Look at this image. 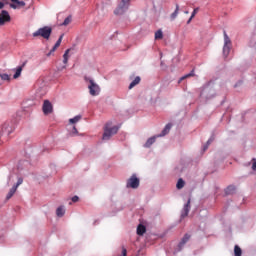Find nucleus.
I'll return each mask as SVG.
<instances>
[{
  "mask_svg": "<svg viewBox=\"0 0 256 256\" xmlns=\"http://www.w3.org/2000/svg\"><path fill=\"white\" fill-rule=\"evenodd\" d=\"M117 131H119V126H113L111 122L106 123L102 136L103 141H109L112 135H116Z\"/></svg>",
  "mask_w": 256,
  "mask_h": 256,
  "instance_id": "obj_1",
  "label": "nucleus"
},
{
  "mask_svg": "<svg viewBox=\"0 0 256 256\" xmlns=\"http://www.w3.org/2000/svg\"><path fill=\"white\" fill-rule=\"evenodd\" d=\"M51 33H53V28L51 26H44L33 32L32 37H42V39L49 40Z\"/></svg>",
  "mask_w": 256,
  "mask_h": 256,
  "instance_id": "obj_2",
  "label": "nucleus"
},
{
  "mask_svg": "<svg viewBox=\"0 0 256 256\" xmlns=\"http://www.w3.org/2000/svg\"><path fill=\"white\" fill-rule=\"evenodd\" d=\"M129 7H131V0H118L114 15H123L124 13H127Z\"/></svg>",
  "mask_w": 256,
  "mask_h": 256,
  "instance_id": "obj_3",
  "label": "nucleus"
},
{
  "mask_svg": "<svg viewBox=\"0 0 256 256\" xmlns=\"http://www.w3.org/2000/svg\"><path fill=\"white\" fill-rule=\"evenodd\" d=\"M171 127V124H167L159 135L149 138L144 144V147H151V145L155 143L157 137H165V135L169 134V132L171 131Z\"/></svg>",
  "mask_w": 256,
  "mask_h": 256,
  "instance_id": "obj_4",
  "label": "nucleus"
},
{
  "mask_svg": "<svg viewBox=\"0 0 256 256\" xmlns=\"http://www.w3.org/2000/svg\"><path fill=\"white\" fill-rule=\"evenodd\" d=\"M85 80L89 82L88 89L90 95H92V97H97V95L101 93V88L99 87V84L95 83V80L91 78H85Z\"/></svg>",
  "mask_w": 256,
  "mask_h": 256,
  "instance_id": "obj_5",
  "label": "nucleus"
},
{
  "mask_svg": "<svg viewBox=\"0 0 256 256\" xmlns=\"http://www.w3.org/2000/svg\"><path fill=\"white\" fill-rule=\"evenodd\" d=\"M231 38L227 35V32L224 31V46H223V56L228 57L231 53Z\"/></svg>",
  "mask_w": 256,
  "mask_h": 256,
  "instance_id": "obj_6",
  "label": "nucleus"
},
{
  "mask_svg": "<svg viewBox=\"0 0 256 256\" xmlns=\"http://www.w3.org/2000/svg\"><path fill=\"white\" fill-rule=\"evenodd\" d=\"M127 187H130L131 189H137V187H139V178H137L136 175H132L127 181Z\"/></svg>",
  "mask_w": 256,
  "mask_h": 256,
  "instance_id": "obj_7",
  "label": "nucleus"
},
{
  "mask_svg": "<svg viewBox=\"0 0 256 256\" xmlns=\"http://www.w3.org/2000/svg\"><path fill=\"white\" fill-rule=\"evenodd\" d=\"M42 109L44 115H49V113H53V105L51 104V102H49V100L44 101Z\"/></svg>",
  "mask_w": 256,
  "mask_h": 256,
  "instance_id": "obj_8",
  "label": "nucleus"
},
{
  "mask_svg": "<svg viewBox=\"0 0 256 256\" xmlns=\"http://www.w3.org/2000/svg\"><path fill=\"white\" fill-rule=\"evenodd\" d=\"M7 21H11V16H9V12L3 10L0 14V25H5Z\"/></svg>",
  "mask_w": 256,
  "mask_h": 256,
  "instance_id": "obj_9",
  "label": "nucleus"
},
{
  "mask_svg": "<svg viewBox=\"0 0 256 256\" xmlns=\"http://www.w3.org/2000/svg\"><path fill=\"white\" fill-rule=\"evenodd\" d=\"M191 209V200H188V202L184 205V208L182 210L181 217L185 218L189 215V211Z\"/></svg>",
  "mask_w": 256,
  "mask_h": 256,
  "instance_id": "obj_10",
  "label": "nucleus"
},
{
  "mask_svg": "<svg viewBox=\"0 0 256 256\" xmlns=\"http://www.w3.org/2000/svg\"><path fill=\"white\" fill-rule=\"evenodd\" d=\"M61 41H63V35L59 37L53 48L50 50V52L47 54L48 57H50L51 54L55 53L57 51L58 47L61 46Z\"/></svg>",
  "mask_w": 256,
  "mask_h": 256,
  "instance_id": "obj_11",
  "label": "nucleus"
},
{
  "mask_svg": "<svg viewBox=\"0 0 256 256\" xmlns=\"http://www.w3.org/2000/svg\"><path fill=\"white\" fill-rule=\"evenodd\" d=\"M23 67H25V64H23L22 66H18L16 68V72L13 76L14 79H19V77H21V72L23 71Z\"/></svg>",
  "mask_w": 256,
  "mask_h": 256,
  "instance_id": "obj_12",
  "label": "nucleus"
},
{
  "mask_svg": "<svg viewBox=\"0 0 256 256\" xmlns=\"http://www.w3.org/2000/svg\"><path fill=\"white\" fill-rule=\"evenodd\" d=\"M141 83V77L137 76L129 85V89H133V87H136V85H139Z\"/></svg>",
  "mask_w": 256,
  "mask_h": 256,
  "instance_id": "obj_13",
  "label": "nucleus"
},
{
  "mask_svg": "<svg viewBox=\"0 0 256 256\" xmlns=\"http://www.w3.org/2000/svg\"><path fill=\"white\" fill-rule=\"evenodd\" d=\"M177 15H179V4H176V9L170 16L171 21H175V19H177Z\"/></svg>",
  "mask_w": 256,
  "mask_h": 256,
  "instance_id": "obj_14",
  "label": "nucleus"
},
{
  "mask_svg": "<svg viewBox=\"0 0 256 256\" xmlns=\"http://www.w3.org/2000/svg\"><path fill=\"white\" fill-rule=\"evenodd\" d=\"M17 192V186H13L10 191L8 192L6 199H11V197H13L15 195V193Z\"/></svg>",
  "mask_w": 256,
  "mask_h": 256,
  "instance_id": "obj_15",
  "label": "nucleus"
},
{
  "mask_svg": "<svg viewBox=\"0 0 256 256\" xmlns=\"http://www.w3.org/2000/svg\"><path fill=\"white\" fill-rule=\"evenodd\" d=\"M56 215L57 217H63V215H65V207L64 206L58 207L56 210Z\"/></svg>",
  "mask_w": 256,
  "mask_h": 256,
  "instance_id": "obj_16",
  "label": "nucleus"
},
{
  "mask_svg": "<svg viewBox=\"0 0 256 256\" xmlns=\"http://www.w3.org/2000/svg\"><path fill=\"white\" fill-rule=\"evenodd\" d=\"M189 239H191V235L185 234L184 237L182 238L181 242L179 243V247H183V245H185V243H187V241H189Z\"/></svg>",
  "mask_w": 256,
  "mask_h": 256,
  "instance_id": "obj_17",
  "label": "nucleus"
},
{
  "mask_svg": "<svg viewBox=\"0 0 256 256\" xmlns=\"http://www.w3.org/2000/svg\"><path fill=\"white\" fill-rule=\"evenodd\" d=\"M145 231H147V229L145 228L144 225H139L137 227V235H143L145 233Z\"/></svg>",
  "mask_w": 256,
  "mask_h": 256,
  "instance_id": "obj_18",
  "label": "nucleus"
},
{
  "mask_svg": "<svg viewBox=\"0 0 256 256\" xmlns=\"http://www.w3.org/2000/svg\"><path fill=\"white\" fill-rule=\"evenodd\" d=\"M69 51H71L70 49H67L63 55V63L64 65H67L68 61H69Z\"/></svg>",
  "mask_w": 256,
  "mask_h": 256,
  "instance_id": "obj_19",
  "label": "nucleus"
},
{
  "mask_svg": "<svg viewBox=\"0 0 256 256\" xmlns=\"http://www.w3.org/2000/svg\"><path fill=\"white\" fill-rule=\"evenodd\" d=\"M234 255L235 256L243 255V251L241 250V247H239L238 245H235L234 247Z\"/></svg>",
  "mask_w": 256,
  "mask_h": 256,
  "instance_id": "obj_20",
  "label": "nucleus"
},
{
  "mask_svg": "<svg viewBox=\"0 0 256 256\" xmlns=\"http://www.w3.org/2000/svg\"><path fill=\"white\" fill-rule=\"evenodd\" d=\"M226 195H233L235 193V186H228L225 190Z\"/></svg>",
  "mask_w": 256,
  "mask_h": 256,
  "instance_id": "obj_21",
  "label": "nucleus"
},
{
  "mask_svg": "<svg viewBox=\"0 0 256 256\" xmlns=\"http://www.w3.org/2000/svg\"><path fill=\"white\" fill-rule=\"evenodd\" d=\"M79 121H81V115H77L74 118L69 119V123H71L72 125L75 123H79Z\"/></svg>",
  "mask_w": 256,
  "mask_h": 256,
  "instance_id": "obj_22",
  "label": "nucleus"
},
{
  "mask_svg": "<svg viewBox=\"0 0 256 256\" xmlns=\"http://www.w3.org/2000/svg\"><path fill=\"white\" fill-rule=\"evenodd\" d=\"M160 39H163V31L162 30H158L155 32V40L159 41Z\"/></svg>",
  "mask_w": 256,
  "mask_h": 256,
  "instance_id": "obj_23",
  "label": "nucleus"
},
{
  "mask_svg": "<svg viewBox=\"0 0 256 256\" xmlns=\"http://www.w3.org/2000/svg\"><path fill=\"white\" fill-rule=\"evenodd\" d=\"M177 189H183V187H185V181H183V179H179L177 184H176Z\"/></svg>",
  "mask_w": 256,
  "mask_h": 256,
  "instance_id": "obj_24",
  "label": "nucleus"
},
{
  "mask_svg": "<svg viewBox=\"0 0 256 256\" xmlns=\"http://www.w3.org/2000/svg\"><path fill=\"white\" fill-rule=\"evenodd\" d=\"M71 21H72L71 16H68V17L65 18L62 25H64V27H67V25H69L71 23Z\"/></svg>",
  "mask_w": 256,
  "mask_h": 256,
  "instance_id": "obj_25",
  "label": "nucleus"
},
{
  "mask_svg": "<svg viewBox=\"0 0 256 256\" xmlns=\"http://www.w3.org/2000/svg\"><path fill=\"white\" fill-rule=\"evenodd\" d=\"M2 81H10L11 77L9 74H0Z\"/></svg>",
  "mask_w": 256,
  "mask_h": 256,
  "instance_id": "obj_26",
  "label": "nucleus"
},
{
  "mask_svg": "<svg viewBox=\"0 0 256 256\" xmlns=\"http://www.w3.org/2000/svg\"><path fill=\"white\" fill-rule=\"evenodd\" d=\"M211 143H213V139H209L207 141V144L203 147V151H207V149L209 148V146L211 145Z\"/></svg>",
  "mask_w": 256,
  "mask_h": 256,
  "instance_id": "obj_27",
  "label": "nucleus"
},
{
  "mask_svg": "<svg viewBox=\"0 0 256 256\" xmlns=\"http://www.w3.org/2000/svg\"><path fill=\"white\" fill-rule=\"evenodd\" d=\"M19 185H23V178H18L17 183L14 185V187H16V189H18Z\"/></svg>",
  "mask_w": 256,
  "mask_h": 256,
  "instance_id": "obj_28",
  "label": "nucleus"
},
{
  "mask_svg": "<svg viewBox=\"0 0 256 256\" xmlns=\"http://www.w3.org/2000/svg\"><path fill=\"white\" fill-rule=\"evenodd\" d=\"M2 133H6V135H9L11 133V130H7V125H4L2 128Z\"/></svg>",
  "mask_w": 256,
  "mask_h": 256,
  "instance_id": "obj_29",
  "label": "nucleus"
},
{
  "mask_svg": "<svg viewBox=\"0 0 256 256\" xmlns=\"http://www.w3.org/2000/svg\"><path fill=\"white\" fill-rule=\"evenodd\" d=\"M189 77H193V72H191V73H189V74H187V75L181 77V78H180V81H183V80H185V79H187V78H189Z\"/></svg>",
  "mask_w": 256,
  "mask_h": 256,
  "instance_id": "obj_30",
  "label": "nucleus"
},
{
  "mask_svg": "<svg viewBox=\"0 0 256 256\" xmlns=\"http://www.w3.org/2000/svg\"><path fill=\"white\" fill-rule=\"evenodd\" d=\"M13 3L18 4V5H20L21 7H25V3H24L23 1L13 0Z\"/></svg>",
  "mask_w": 256,
  "mask_h": 256,
  "instance_id": "obj_31",
  "label": "nucleus"
},
{
  "mask_svg": "<svg viewBox=\"0 0 256 256\" xmlns=\"http://www.w3.org/2000/svg\"><path fill=\"white\" fill-rule=\"evenodd\" d=\"M198 12H199V8H195L191 14V19H193L197 15Z\"/></svg>",
  "mask_w": 256,
  "mask_h": 256,
  "instance_id": "obj_32",
  "label": "nucleus"
},
{
  "mask_svg": "<svg viewBox=\"0 0 256 256\" xmlns=\"http://www.w3.org/2000/svg\"><path fill=\"white\" fill-rule=\"evenodd\" d=\"M72 135H79V131H77V128L75 126L72 129Z\"/></svg>",
  "mask_w": 256,
  "mask_h": 256,
  "instance_id": "obj_33",
  "label": "nucleus"
},
{
  "mask_svg": "<svg viewBox=\"0 0 256 256\" xmlns=\"http://www.w3.org/2000/svg\"><path fill=\"white\" fill-rule=\"evenodd\" d=\"M77 201H79V196H73L72 203H77Z\"/></svg>",
  "mask_w": 256,
  "mask_h": 256,
  "instance_id": "obj_34",
  "label": "nucleus"
},
{
  "mask_svg": "<svg viewBox=\"0 0 256 256\" xmlns=\"http://www.w3.org/2000/svg\"><path fill=\"white\" fill-rule=\"evenodd\" d=\"M122 256H127V249L125 248L122 249Z\"/></svg>",
  "mask_w": 256,
  "mask_h": 256,
  "instance_id": "obj_35",
  "label": "nucleus"
},
{
  "mask_svg": "<svg viewBox=\"0 0 256 256\" xmlns=\"http://www.w3.org/2000/svg\"><path fill=\"white\" fill-rule=\"evenodd\" d=\"M252 169H253V171H256V162H254V163L252 164Z\"/></svg>",
  "mask_w": 256,
  "mask_h": 256,
  "instance_id": "obj_36",
  "label": "nucleus"
},
{
  "mask_svg": "<svg viewBox=\"0 0 256 256\" xmlns=\"http://www.w3.org/2000/svg\"><path fill=\"white\" fill-rule=\"evenodd\" d=\"M10 7H11L12 9H17V5H15V4H10Z\"/></svg>",
  "mask_w": 256,
  "mask_h": 256,
  "instance_id": "obj_37",
  "label": "nucleus"
},
{
  "mask_svg": "<svg viewBox=\"0 0 256 256\" xmlns=\"http://www.w3.org/2000/svg\"><path fill=\"white\" fill-rule=\"evenodd\" d=\"M3 7H5V4H3V2H0V9H3Z\"/></svg>",
  "mask_w": 256,
  "mask_h": 256,
  "instance_id": "obj_38",
  "label": "nucleus"
},
{
  "mask_svg": "<svg viewBox=\"0 0 256 256\" xmlns=\"http://www.w3.org/2000/svg\"><path fill=\"white\" fill-rule=\"evenodd\" d=\"M191 21H193V18H191V16H190L189 20L187 21V25H189V23H191Z\"/></svg>",
  "mask_w": 256,
  "mask_h": 256,
  "instance_id": "obj_39",
  "label": "nucleus"
},
{
  "mask_svg": "<svg viewBox=\"0 0 256 256\" xmlns=\"http://www.w3.org/2000/svg\"><path fill=\"white\" fill-rule=\"evenodd\" d=\"M185 13L187 14V13H189V11H186Z\"/></svg>",
  "mask_w": 256,
  "mask_h": 256,
  "instance_id": "obj_40",
  "label": "nucleus"
}]
</instances>
